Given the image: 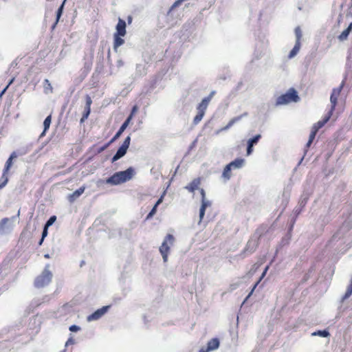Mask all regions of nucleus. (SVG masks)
Wrapping results in <instances>:
<instances>
[{
  "label": "nucleus",
  "instance_id": "a211bd4d",
  "mask_svg": "<svg viewBox=\"0 0 352 352\" xmlns=\"http://www.w3.org/2000/svg\"><path fill=\"white\" fill-rule=\"evenodd\" d=\"M210 101V97H206L202 100L201 103L197 107V110L199 111H203V113H205V111L208 107V105Z\"/></svg>",
  "mask_w": 352,
  "mask_h": 352
},
{
  "label": "nucleus",
  "instance_id": "37998d69",
  "mask_svg": "<svg viewBox=\"0 0 352 352\" xmlns=\"http://www.w3.org/2000/svg\"><path fill=\"white\" fill-rule=\"evenodd\" d=\"M74 340L72 338H69L67 341L65 343V346H68V345H70V344H74Z\"/></svg>",
  "mask_w": 352,
  "mask_h": 352
},
{
  "label": "nucleus",
  "instance_id": "79ce46f5",
  "mask_svg": "<svg viewBox=\"0 0 352 352\" xmlns=\"http://www.w3.org/2000/svg\"><path fill=\"white\" fill-rule=\"evenodd\" d=\"M199 190L201 196V200L206 199L205 190L203 188H199Z\"/></svg>",
  "mask_w": 352,
  "mask_h": 352
},
{
  "label": "nucleus",
  "instance_id": "9b49d317",
  "mask_svg": "<svg viewBox=\"0 0 352 352\" xmlns=\"http://www.w3.org/2000/svg\"><path fill=\"white\" fill-rule=\"evenodd\" d=\"M116 32L114 34H119L121 36H125L126 31V22L122 19H119L118 22L116 25Z\"/></svg>",
  "mask_w": 352,
  "mask_h": 352
},
{
  "label": "nucleus",
  "instance_id": "6e6552de",
  "mask_svg": "<svg viewBox=\"0 0 352 352\" xmlns=\"http://www.w3.org/2000/svg\"><path fill=\"white\" fill-rule=\"evenodd\" d=\"M344 85V82L343 81L338 87L334 88L332 90V93H331V97H330V101H331V107L330 111H331V112H333L336 109V107L338 103V97L340 95V93L343 89Z\"/></svg>",
  "mask_w": 352,
  "mask_h": 352
},
{
  "label": "nucleus",
  "instance_id": "c9c22d12",
  "mask_svg": "<svg viewBox=\"0 0 352 352\" xmlns=\"http://www.w3.org/2000/svg\"><path fill=\"white\" fill-rule=\"evenodd\" d=\"M113 142H111V140L108 143H107L103 146H102L101 148H99L98 153H101L103 151H104L105 149H107Z\"/></svg>",
  "mask_w": 352,
  "mask_h": 352
},
{
  "label": "nucleus",
  "instance_id": "cd10ccee",
  "mask_svg": "<svg viewBox=\"0 0 352 352\" xmlns=\"http://www.w3.org/2000/svg\"><path fill=\"white\" fill-rule=\"evenodd\" d=\"M313 336H319L321 337H328L329 336V333L327 330H322V331H318L312 333Z\"/></svg>",
  "mask_w": 352,
  "mask_h": 352
},
{
  "label": "nucleus",
  "instance_id": "a878e982",
  "mask_svg": "<svg viewBox=\"0 0 352 352\" xmlns=\"http://www.w3.org/2000/svg\"><path fill=\"white\" fill-rule=\"evenodd\" d=\"M91 112V108L89 107H85V111L83 112L82 116L80 119V122L82 123L87 118L89 117Z\"/></svg>",
  "mask_w": 352,
  "mask_h": 352
},
{
  "label": "nucleus",
  "instance_id": "c03bdc74",
  "mask_svg": "<svg viewBox=\"0 0 352 352\" xmlns=\"http://www.w3.org/2000/svg\"><path fill=\"white\" fill-rule=\"evenodd\" d=\"M45 84L47 85V88H50V91L52 92L53 88H52L50 81L47 79L45 80Z\"/></svg>",
  "mask_w": 352,
  "mask_h": 352
},
{
  "label": "nucleus",
  "instance_id": "f03ea898",
  "mask_svg": "<svg viewBox=\"0 0 352 352\" xmlns=\"http://www.w3.org/2000/svg\"><path fill=\"white\" fill-rule=\"evenodd\" d=\"M300 100L297 91L294 88H290L287 93L282 94L276 98V106L287 104L289 102H296Z\"/></svg>",
  "mask_w": 352,
  "mask_h": 352
},
{
  "label": "nucleus",
  "instance_id": "58836bf2",
  "mask_svg": "<svg viewBox=\"0 0 352 352\" xmlns=\"http://www.w3.org/2000/svg\"><path fill=\"white\" fill-rule=\"evenodd\" d=\"M253 151V145L248 142L247 155H250Z\"/></svg>",
  "mask_w": 352,
  "mask_h": 352
},
{
  "label": "nucleus",
  "instance_id": "423d86ee",
  "mask_svg": "<svg viewBox=\"0 0 352 352\" xmlns=\"http://www.w3.org/2000/svg\"><path fill=\"white\" fill-rule=\"evenodd\" d=\"M175 238L173 234H168L165 237L163 243L160 247V252L162 256L164 262L168 261V256L170 251V246L173 244Z\"/></svg>",
  "mask_w": 352,
  "mask_h": 352
},
{
  "label": "nucleus",
  "instance_id": "f3484780",
  "mask_svg": "<svg viewBox=\"0 0 352 352\" xmlns=\"http://www.w3.org/2000/svg\"><path fill=\"white\" fill-rule=\"evenodd\" d=\"M269 267L270 266L267 265L266 266V267L265 268L263 272L262 273L260 278L258 279V280L254 284V285L253 286L252 290L250 291V292L249 293V294L248 295V296L246 297L245 298V300H247L253 294L254 289L256 288V287L258 286V285L259 284V283L261 281V280L265 277V276L266 275L267 272V270H269Z\"/></svg>",
  "mask_w": 352,
  "mask_h": 352
},
{
  "label": "nucleus",
  "instance_id": "ea45409f",
  "mask_svg": "<svg viewBox=\"0 0 352 352\" xmlns=\"http://www.w3.org/2000/svg\"><path fill=\"white\" fill-rule=\"evenodd\" d=\"M138 111V107H137V105H135V106L132 108V110H131V114H130V115H129V116L128 117V118H131V120H132L133 115L136 113V111Z\"/></svg>",
  "mask_w": 352,
  "mask_h": 352
},
{
  "label": "nucleus",
  "instance_id": "9d476101",
  "mask_svg": "<svg viewBox=\"0 0 352 352\" xmlns=\"http://www.w3.org/2000/svg\"><path fill=\"white\" fill-rule=\"evenodd\" d=\"M201 179L200 177L195 178L190 184L185 186V188L190 192H194L195 190L199 188V187L201 184Z\"/></svg>",
  "mask_w": 352,
  "mask_h": 352
},
{
  "label": "nucleus",
  "instance_id": "dca6fc26",
  "mask_svg": "<svg viewBox=\"0 0 352 352\" xmlns=\"http://www.w3.org/2000/svg\"><path fill=\"white\" fill-rule=\"evenodd\" d=\"M245 163V160L242 158H236L234 161L229 163V165L232 167V169H239L243 167Z\"/></svg>",
  "mask_w": 352,
  "mask_h": 352
},
{
  "label": "nucleus",
  "instance_id": "ddd939ff",
  "mask_svg": "<svg viewBox=\"0 0 352 352\" xmlns=\"http://www.w3.org/2000/svg\"><path fill=\"white\" fill-rule=\"evenodd\" d=\"M211 206V202L206 199L201 200V206L199 210V218L201 221L204 217L206 209Z\"/></svg>",
  "mask_w": 352,
  "mask_h": 352
},
{
  "label": "nucleus",
  "instance_id": "39448f33",
  "mask_svg": "<svg viewBox=\"0 0 352 352\" xmlns=\"http://www.w3.org/2000/svg\"><path fill=\"white\" fill-rule=\"evenodd\" d=\"M49 265H47L42 273L35 278L34 286L36 287H43L51 282L52 274L47 269Z\"/></svg>",
  "mask_w": 352,
  "mask_h": 352
},
{
  "label": "nucleus",
  "instance_id": "2eb2a0df",
  "mask_svg": "<svg viewBox=\"0 0 352 352\" xmlns=\"http://www.w3.org/2000/svg\"><path fill=\"white\" fill-rule=\"evenodd\" d=\"M121 35H113V50L117 52L118 48L124 43V40L121 38Z\"/></svg>",
  "mask_w": 352,
  "mask_h": 352
},
{
  "label": "nucleus",
  "instance_id": "bb28decb",
  "mask_svg": "<svg viewBox=\"0 0 352 352\" xmlns=\"http://www.w3.org/2000/svg\"><path fill=\"white\" fill-rule=\"evenodd\" d=\"M205 113H203V111H198V113L196 115V116L194 118L193 122L195 124H198L203 118Z\"/></svg>",
  "mask_w": 352,
  "mask_h": 352
},
{
  "label": "nucleus",
  "instance_id": "5701e85b",
  "mask_svg": "<svg viewBox=\"0 0 352 352\" xmlns=\"http://www.w3.org/2000/svg\"><path fill=\"white\" fill-rule=\"evenodd\" d=\"M51 122H52V116L50 115L45 119V120L43 122L44 129H43V133L41 135V136L45 135V133L47 132V131L49 129V128L50 126Z\"/></svg>",
  "mask_w": 352,
  "mask_h": 352
},
{
  "label": "nucleus",
  "instance_id": "a18cd8bd",
  "mask_svg": "<svg viewBox=\"0 0 352 352\" xmlns=\"http://www.w3.org/2000/svg\"><path fill=\"white\" fill-rule=\"evenodd\" d=\"M210 350L208 349V347L206 349V348H201L199 352H209Z\"/></svg>",
  "mask_w": 352,
  "mask_h": 352
},
{
  "label": "nucleus",
  "instance_id": "f704fd0d",
  "mask_svg": "<svg viewBox=\"0 0 352 352\" xmlns=\"http://www.w3.org/2000/svg\"><path fill=\"white\" fill-rule=\"evenodd\" d=\"M184 1V0H177V1H175V2L172 5V6H171V8L170 9V11L173 10L175 8L178 7L179 6H180Z\"/></svg>",
  "mask_w": 352,
  "mask_h": 352
},
{
  "label": "nucleus",
  "instance_id": "09e8293b",
  "mask_svg": "<svg viewBox=\"0 0 352 352\" xmlns=\"http://www.w3.org/2000/svg\"><path fill=\"white\" fill-rule=\"evenodd\" d=\"M45 258H49V255H48V254H45Z\"/></svg>",
  "mask_w": 352,
  "mask_h": 352
},
{
  "label": "nucleus",
  "instance_id": "412c9836",
  "mask_svg": "<svg viewBox=\"0 0 352 352\" xmlns=\"http://www.w3.org/2000/svg\"><path fill=\"white\" fill-rule=\"evenodd\" d=\"M219 346V341L217 338L211 339L207 344V347L210 351L215 350Z\"/></svg>",
  "mask_w": 352,
  "mask_h": 352
},
{
  "label": "nucleus",
  "instance_id": "a19ab883",
  "mask_svg": "<svg viewBox=\"0 0 352 352\" xmlns=\"http://www.w3.org/2000/svg\"><path fill=\"white\" fill-rule=\"evenodd\" d=\"M69 330L72 332H76L80 330V327L77 325H72L69 327Z\"/></svg>",
  "mask_w": 352,
  "mask_h": 352
},
{
  "label": "nucleus",
  "instance_id": "de8ad7c7",
  "mask_svg": "<svg viewBox=\"0 0 352 352\" xmlns=\"http://www.w3.org/2000/svg\"><path fill=\"white\" fill-rule=\"evenodd\" d=\"M131 21H132V17L129 16L128 17V22H129V23H130L131 22Z\"/></svg>",
  "mask_w": 352,
  "mask_h": 352
},
{
  "label": "nucleus",
  "instance_id": "4c0bfd02",
  "mask_svg": "<svg viewBox=\"0 0 352 352\" xmlns=\"http://www.w3.org/2000/svg\"><path fill=\"white\" fill-rule=\"evenodd\" d=\"M91 103H92V100H91V97L87 95L86 96V106L85 107H89V108H91Z\"/></svg>",
  "mask_w": 352,
  "mask_h": 352
},
{
  "label": "nucleus",
  "instance_id": "e433bc0d",
  "mask_svg": "<svg viewBox=\"0 0 352 352\" xmlns=\"http://www.w3.org/2000/svg\"><path fill=\"white\" fill-rule=\"evenodd\" d=\"M14 78L11 79L8 85L2 90V91L0 93V98L2 97V96L5 94L8 87L13 82Z\"/></svg>",
  "mask_w": 352,
  "mask_h": 352
},
{
  "label": "nucleus",
  "instance_id": "473e14b6",
  "mask_svg": "<svg viewBox=\"0 0 352 352\" xmlns=\"http://www.w3.org/2000/svg\"><path fill=\"white\" fill-rule=\"evenodd\" d=\"M56 220V216H52L47 220V221L46 222L45 226V227H49V226H52L55 222Z\"/></svg>",
  "mask_w": 352,
  "mask_h": 352
},
{
  "label": "nucleus",
  "instance_id": "b1692460",
  "mask_svg": "<svg viewBox=\"0 0 352 352\" xmlns=\"http://www.w3.org/2000/svg\"><path fill=\"white\" fill-rule=\"evenodd\" d=\"M300 48V42L296 41V44H295L294 47H293V49L290 51L288 57L289 58L294 57L299 52Z\"/></svg>",
  "mask_w": 352,
  "mask_h": 352
},
{
  "label": "nucleus",
  "instance_id": "72a5a7b5",
  "mask_svg": "<svg viewBox=\"0 0 352 352\" xmlns=\"http://www.w3.org/2000/svg\"><path fill=\"white\" fill-rule=\"evenodd\" d=\"M47 228L48 227L44 226V229L42 233V237L38 243V245H41L43 243L44 238L47 235Z\"/></svg>",
  "mask_w": 352,
  "mask_h": 352
},
{
  "label": "nucleus",
  "instance_id": "4468645a",
  "mask_svg": "<svg viewBox=\"0 0 352 352\" xmlns=\"http://www.w3.org/2000/svg\"><path fill=\"white\" fill-rule=\"evenodd\" d=\"M85 186H82L75 190L72 194L68 196V200L70 202L74 201L78 197H79L85 191Z\"/></svg>",
  "mask_w": 352,
  "mask_h": 352
},
{
  "label": "nucleus",
  "instance_id": "f257e3e1",
  "mask_svg": "<svg viewBox=\"0 0 352 352\" xmlns=\"http://www.w3.org/2000/svg\"><path fill=\"white\" fill-rule=\"evenodd\" d=\"M134 174V169L129 167L125 170L115 173L105 180V183L113 186L119 185L131 179Z\"/></svg>",
  "mask_w": 352,
  "mask_h": 352
},
{
  "label": "nucleus",
  "instance_id": "2f4dec72",
  "mask_svg": "<svg viewBox=\"0 0 352 352\" xmlns=\"http://www.w3.org/2000/svg\"><path fill=\"white\" fill-rule=\"evenodd\" d=\"M66 0H64L63 2L62 3L61 6L59 7V8L57 10V13H56V16H57V19H56V21H58L59 18L60 17L61 14H62V12H63V7H64V5H65V3Z\"/></svg>",
  "mask_w": 352,
  "mask_h": 352
},
{
  "label": "nucleus",
  "instance_id": "6ab92c4d",
  "mask_svg": "<svg viewBox=\"0 0 352 352\" xmlns=\"http://www.w3.org/2000/svg\"><path fill=\"white\" fill-rule=\"evenodd\" d=\"M247 113H244L243 115H241V116H236V117H234L233 118H232L229 122L228 123V124L226 126H225L223 128H222L221 129V131H226V130H228V129H230L232 126H233L236 122H239L243 116H246Z\"/></svg>",
  "mask_w": 352,
  "mask_h": 352
},
{
  "label": "nucleus",
  "instance_id": "1a4fd4ad",
  "mask_svg": "<svg viewBox=\"0 0 352 352\" xmlns=\"http://www.w3.org/2000/svg\"><path fill=\"white\" fill-rule=\"evenodd\" d=\"M109 308H110V306L108 305V306H104V307L97 309L93 314H91V315H89L87 317V320L92 321V320H98L99 318H100L102 316H104L107 312V311L109 310Z\"/></svg>",
  "mask_w": 352,
  "mask_h": 352
},
{
  "label": "nucleus",
  "instance_id": "7ed1b4c3",
  "mask_svg": "<svg viewBox=\"0 0 352 352\" xmlns=\"http://www.w3.org/2000/svg\"><path fill=\"white\" fill-rule=\"evenodd\" d=\"M16 152H12L5 163L3 173L0 178V190L3 188L9 182V172L13 164V160L16 158Z\"/></svg>",
  "mask_w": 352,
  "mask_h": 352
},
{
  "label": "nucleus",
  "instance_id": "aec40b11",
  "mask_svg": "<svg viewBox=\"0 0 352 352\" xmlns=\"http://www.w3.org/2000/svg\"><path fill=\"white\" fill-rule=\"evenodd\" d=\"M163 198L164 197L163 195H162L160 198L157 200V201L155 203V206H153L151 212L146 216V220L150 219L156 213L157 208L163 201Z\"/></svg>",
  "mask_w": 352,
  "mask_h": 352
},
{
  "label": "nucleus",
  "instance_id": "49530a36",
  "mask_svg": "<svg viewBox=\"0 0 352 352\" xmlns=\"http://www.w3.org/2000/svg\"><path fill=\"white\" fill-rule=\"evenodd\" d=\"M214 94V91H212L210 94V95L208 97H210V100H211Z\"/></svg>",
  "mask_w": 352,
  "mask_h": 352
},
{
  "label": "nucleus",
  "instance_id": "7c9ffc66",
  "mask_svg": "<svg viewBox=\"0 0 352 352\" xmlns=\"http://www.w3.org/2000/svg\"><path fill=\"white\" fill-rule=\"evenodd\" d=\"M10 221V219L7 217L3 218L0 221V232L4 230L6 225Z\"/></svg>",
  "mask_w": 352,
  "mask_h": 352
},
{
  "label": "nucleus",
  "instance_id": "c756f323",
  "mask_svg": "<svg viewBox=\"0 0 352 352\" xmlns=\"http://www.w3.org/2000/svg\"><path fill=\"white\" fill-rule=\"evenodd\" d=\"M261 138V135H256L252 138L250 139L248 142L254 146V144H256L259 141Z\"/></svg>",
  "mask_w": 352,
  "mask_h": 352
},
{
  "label": "nucleus",
  "instance_id": "c85d7f7f",
  "mask_svg": "<svg viewBox=\"0 0 352 352\" xmlns=\"http://www.w3.org/2000/svg\"><path fill=\"white\" fill-rule=\"evenodd\" d=\"M295 34L296 37V41L300 42V39L302 37V31L300 27H296L295 28Z\"/></svg>",
  "mask_w": 352,
  "mask_h": 352
},
{
  "label": "nucleus",
  "instance_id": "f8f14e48",
  "mask_svg": "<svg viewBox=\"0 0 352 352\" xmlns=\"http://www.w3.org/2000/svg\"><path fill=\"white\" fill-rule=\"evenodd\" d=\"M130 122H131V118H127L126 120L122 124V126H120V128L119 129L118 132L116 133V135L112 138L111 142H115L118 138H120V136L122 135V133L124 132V131L129 126Z\"/></svg>",
  "mask_w": 352,
  "mask_h": 352
},
{
  "label": "nucleus",
  "instance_id": "4be33fe9",
  "mask_svg": "<svg viewBox=\"0 0 352 352\" xmlns=\"http://www.w3.org/2000/svg\"><path fill=\"white\" fill-rule=\"evenodd\" d=\"M232 170V167L229 165V164H227L223 170L222 177L226 180H229L232 176V173H231Z\"/></svg>",
  "mask_w": 352,
  "mask_h": 352
},
{
  "label": "nucleus",
  "instance_id": "0eeeda50",
  "mask_svg": "<svg viewBox=\"0 0 352 352\" xmlns=\"http://www.w3.org/2000/svg\"><path fill=\"white\" fill-rule=\"evenodd\" d=\"M130 142H131V137L129 135L124 139L122 144L119 147L116 153L112 157V159H111L112 162H115L117 160H118L119 159H120L121 157H122L123 156H124V155L126 153V151L129 147Z\"/></svg>",
  "mask_w": 352,
  "mask_h": 352
},
{
  "label": "nucleus",
  "instance_id": "20e7f679",
  "mask_svg": "<svg viewBox=\"0 0 352 352\" xmlns=\"http://www.w3.org/2000/svg\"><path fill=\"white\" fill-rule=\"evenodd\" d=\"M333 112H329L328 115L326 116L322 120H320L315 123L311 127V131L309 135V140L306 144V146L309 148L314 140L316 135L319 131L330 119Z\"/></svg>",
  "mask_w": 352,
  "mask_h": 352
},
{
  "label": "nucleus",
  "instance_id": "393cba45",
  "mask_svg": "<svg viewBox=\"0 0 352 352\" xmlns=\"http://www.w3.org/2000/svg\"><path fill=\"white\" fill-rule=\"evenodd\" d=\"M351 29H352V23H351L350 25H349V27L341 33V34L339 36L340 39V40L346 39L347 38L350 31L351 30Z\"/></svg>",
  "mask_w": 352,
  "mask_h": 352
}]
</instances>
